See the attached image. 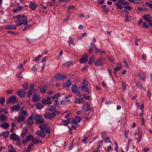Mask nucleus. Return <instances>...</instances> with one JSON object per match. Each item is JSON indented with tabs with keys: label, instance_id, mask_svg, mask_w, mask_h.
Segmentation results:
<instances>
[{
	"label": "nucleus",
	"instance_id": "4",
	"mask_svg": "<svg viewBox=\"0 0 152 152\" xmlns=\"http://www.w3.org/2000/svg\"><path fill=\"white\" fill-rule=\"evenodd\" d=\"M140 130L139 128L137 129L135 132H134V136H136L137 134L138 135V139L137 138H136L135 139L137 140V142H139L141 140L142 138V134L141 133H140Z\"/></svg>",
	"mask_w": 152,
	"mask_h": 152
},
{
	"label": "nucleus",
	"instance_id": "26",
	"mask_svg": "<svg viewBox=\"0 0 152 152\" xmlns=\"http://www.w3.org/2000/svg\"><path fill=\"white\" fill-rule=\"evenodd\" d=\"M143 18L146 21L150 22L151 20V18L149 15H145L143 16Z\"/></svg>",
	"mask_w": 152,
	"mask_h": 152
},
{
	"label": "nucleus",
	"instance_id": "39",
	"mask_svg": "<svg viewBox=\"0 0 152 152\" xmlns=\"http://www.w3.org/2000/svg\"><path fill=\"white\" fill-rule=\"evenodd\" d=\"M9 132L8 131H6L5 132H4L2 133V135L5 138L7 137L8 136L9 134Z\"/></svg>",
	"mask_w": 152,
	"mask_h": 152
},
{
	"label": "nucleus",
	"instance_id": "9",
	"mask_svg": "<svg viewBox=\"0 0 152 152\" xmlns=\"http://www.w3.org/2000/svg\"><path fill=\"white\" fill-rule=\"evenodd\" d=\"M88 60V55L86 53H85L84 55L81 58L79 62L81 63H84L86 62Z\"/></svg>",
	"mask_w": 152,
	"mask_h": 152
},
{
	"label": "nucleus",
	"instance_id": "25",
	"mask_svg": "<svg viewBox=\"0 0 152 152\" xmlns=\"http://www.w3.org/2000/svg\"><path fill=\"white\" fill-rule=\"evenodd\" d=\"M28 124L29 126H31L33 124V118L32 116H31L28 118L27 120Z\"/></svg>",
	"mask_w": 152,
	"mask_h": 152
},
{
	"label": "nucleus",
	"instance_id": "7",
	"mask_svg": "<svg viewBox=\"0 0 152 152\" xmlns=\"http://www.w3.org/2000/svg\"><path fill=\"white\" fill-rule=\"evenodd\" d=\"M55 77L56 79L58 80H61L67 78V77L66 75L59 74H56L55 75Z\"/></svg>",
	"mask_w": 152,
	"mask_h": 152
},
{
	"label": "nucleus",
	"instance_id": "33",
	"mask_svg": "<svg viewBox=\"0 0 152 152\" xmlns=\"http://www.w3.org/2000/svg\"><path fill=\"white\" fill-rule=\"evenodd\" d=\"M69 41H68V42L69 44V46L70 45V44H71L73 46H75V43L73 42V40L72 39V37L71 36L69 37Z\"/></svg>",
	"mask_w": 152,
	"mask_h": 152
},
{
	"label": "nucleus",
	"instance_id": "61",
	"mask_svg": "<svg viewBox=\"0 0 152 152\" xmlns=\"http://www.w3.org/2000/svg\"><path fill=\"white\" fill-rule=\"evenodd\" d=\"M143 26L144 28H148L149 27L147 24L145 22H143Z\"/></svg>",
	"mask_w": 152,
	"mask_h": 152
},
{
	"label": "nucleus",
	"instance_id": "41",
	"mask_svg": "<svg viewBox=\"0 0 152 152\" xmlns=\"http://www.w3.org/2000/svg\"><path fill=\"white\" fill-rule=\"evenodd\" d=\"M122 85L123 91H125L126 88L127 84L123 82L122 83Z\"/></svg>",
	"mask_w": 152,
	"mask_h": 152
},
{
	"label": "nucleus",
	"instance_id": "56",
	"mask_svg": "<svg viewBox=\"0 0 152 152\" xmlns=\"http://www.w3.org/2000/svg\"><path fill=\"white\" fill-rule=\"evenodd\" d=\"M5 102V98L4 97L0 98V103L1 104L4 103Z\"/></svg>",
	"mask_w": 152,
	"mask_h": 152
},
{
	"label": "nucleus",
	"instance_id": "62",
	"mask_svg": "<svg viewBox=\"0 0 152 152\" xmlns=\"http://www.w3.org/2000/svg\"><path fill=\"white\" fill-rule=\"evenodd\" d=\"M23 87L25 89V90L28 88V84H26L25 85H23Z\"/></svg>",
	"mask_w": 152,
	"mask_h": 152
},
{
	"label": "nucleus",
	"instance_id": "43",
	"mask_svg": "<svg viewBox=\"0 0 152 152\" xmlns=\"http://www.w3.org/2000/svg\"><path fill=\"white\" fill-rule=\"evenodd\" d=\"M56 107L53 105L49 106L48 107V110L50 111H52L55 110Z\"/></svg>",
	"mask_w": 152,
	"mask_h": 152
},
{
	"label": "nucleus",
	"instance_id": "2",
	"mask_svg": "<svg viewBox=\"0 0 152 152\" xmlns=\"http://www.w3.org/2000/svg\"><path fill=\"white\" fill-rule=\"evenodd\" d=\"M34 118L37 123L41 124L44 122V120L43 118L38 114H36L34 115Z\"/></svg>",
	"mask_w": 152,
	"mask_h": 152
},
{
	"label": "nucleus",
	"instance_id": "29",
	"mask_svg": "<svg viewBox=\"0 0 152 152\" xmlns=\"http://www.w3.org/2000/svg\"><path fill=\"white\" fill-rule=\"evenodd\" d=\"M83 110L86 111H88L90 109V105L87 103L85 104L83 107Z\"/></svg>",
	"mask_w": 152,
	"mask_h": 152
},
{
	"label": "nucleus",
	"instance_id": "57",
	"mask_svg": "<svg viewBox=\"0 0 152 152\" xmlns=\"http://www.w3.org/2000/svg\"><path fill=\"white\" fill-rule=\"evenodd\" d=\"M147 95L148 97L150 99L151 98V97L152 95L151 93L149 90H148L147 93Z\"/></svg>",
	"mask_w": 152,
	"mask_h": 152
},
{
	"label": "nucleus",
	"instance_id": "50",
	"mask_svg": "<svg viewBox=\"0 0 152 152\" xmlns=\"http://www.w3.org/2000/svg\"><path fill=\"white\" fill-rule=\"evenodd\" d=\"M71 15V13H69L67 17H66V18L64 19V22H66L68 20H69V18L70 16Z\"/></svg>",
	"mask_w": 152,
	"mask_h": 152
},
{
	"label": "nucleus",
	"instance_id": "34",
	"mask_svg": "<svg viewBox=\"0 0 152 152\" xmlns=\"http://www.w3.org/2000/svg\"><path fill=\"white\" fill-rule=\"evenodd\" d=\"M101 8L103 11L105 13H107L109 11V9L106 7V6L105 5H103Z\"/></svg>",
	"mask_w": 152,
	"mask_h": 152
},
{
	"label": "nucleus",
	"instance_id": "11",
	"mask_svg": "<svg viewBox=\"0 0 152 152\" xmlns=\"http://www.w3.org/2000/svg\"><path fill=\"white\" fill-rule=\"evenodd\" d=\"M34 84H31L30 86L29 90L28 92V94L27 95V97H29L31 96L32 94L34 88Z\"/></svg>",
	"mask_w": 152,
	"mask_h": 152
},
{
	"label": "nucleus",
	"instance_id": "21",
	"mask_svg": "<svg viewBox=\"0 0 152 152\" xmlns=\"http://www.w3.org/2000/svg\"><path fill=\"white\" fill-rule=\"evenodd\" d=\"M71 90L74 93H75L77 92V87L75 84H73Z\"/></svg>",
	"mask_w": 152,
	"mask_h": 152
},
{
	"label": "nucleus",
	"instance_id": "28",
	"mask_svg": "<svg viewBox=\"0 0 152 152\" xmlns=\"http://www.w3.org/2000/svg\"><path fill=\"white\" fill-rule=\"evenodd\" d=\"M71 82L70 80H67L65 83H64L63 85V86L65 87H68L69 86L71 85Z\"/></svg>",
	"mask_w": 152,
	"mask_h": 152
},
{
	"label": "nucleus",
	"instance_id": "42",
	"mask_svg": "<svg viewBox=\"0 0 152 152\" xmlns=\"http://www.w3.org/2000/svg\"><path fill=\"white\" fill-rule=\"evenodd\" d=\"M136 85L137 87L139 88H141L142 87V85L140 83L139 81H137L136 82Z\"/></svg>",
	"mask_w": 152,
	"mask_h": 152
},
{
	"label": "nucleus",
	"instance_id": "47",
	"mask_svg": "<svg viewBox=\"0 0 152 152\" xmlns=\"http://www.w3.org/2000/svg\"><path fill=\"white\" fill-rule=\"evenodd\" d=\"M103 142V141L102 140H101L100 141V142L98 143L97 144V148H100L102 146V145Z\"/></svg>",
	"mask_w": 152,
	"mask_h": 152
},
{
	"label": "nucleus",
	"instance_id": "17",
	"mask_svg": "<svg viewBox=\"0 0 152 152\" xmlns=\"http://www.w3.org/2000/svg\"><path fill=\"white\" fill-rule=\"evenodd\" d=\"M6 29L15 30L16 28V26L13 24H10L7 26L5 27Z\"/></svg>",
	"mask_w": 152,
	"mask_h": 152
},
{
	"label": "nucleus",
	"instance_id": "55",
	"mask_svg": "<svg viewBox=\"0 0 152 152\" xmlns=\"http://www.w3.org/2000/svg\"><path fill=\"white\" fill-rule=\"evenodd\" d=\"M40 90L42 93H44L46 91V89L45 87H43L40 88Z\"/></svg>",
	"mask_w": 152,
	"mask_h": 152
},
{
	"label": "nucleus",
	"instance_id": "14",
	"mask_svg": "<svg viewBox=\"0 0 152 152\" xmlns=\"http://www.w3.org/2000/svg\"><path fill=\"white\" fill-rule=\"evenodd\" d=\"M27 107L25 106H23L21 109V114L26 116H28L26 111Z\"/></svg>",
	"mask_w": 152,
	"mask_h": 152
},
{
	"label": "nucleus",
	"instance_id": "49",
	"mask_svg": "<svg viewBox=\"0 0 152 152\" xmlns=\"http://www.w3.org/2000/svg\"><path fill=\"white\" fill-rule=\"evenodd\" d=\"M43 131L44 132H45L47 133H50V132L51 130L50 128L48 129L46 127Z\"/></svg>",
	"mask_w": 152,
	"mask_h": 152
},
{
	"label": "nucleus",
	"instance_id": "5",
	"mask_svg": "<svg viewBox=\"0 0 152 152\" xmlns=\"http://www.w3.org/2000/svg\"><path fill=\"white\" fill-rule=\"evenodd\" d=\"M10 138L12 140L16 141H20V137L15 133H12L11 134Z\"/></svg>",
	"mask_w": 152,
	"mask_h": 152
},
{
	"label": "nucleus",
	"instance_id": "27",
	"mask_svg": "<svg viewBox=\"0 0 152 152\" xmlns=\"http://www.w3.org/2000/svg\"><path fill=\"white\" fill-rule=\"evenodd\" d=\"M1 126L3 129H7L9 127V125L7 122H4Z\"/></svg>",
	"mask_w": 152,
	"mask_h": 152
},
{
	"label": "nucleus",
	"instance_id": "60",
	"mask_svg": "<svg viewBox=\"0 0 152 152\" xmlns=\"http://www.w3.org/2000/svg\"><path fill=\"white\" fill-rule=\"evenodd\" d=\"M121 68V65H120L119 66H117L114 69V70L117 71L120 70Z\"/></svg>",
	"mask_w": 152,
	"mask_h": 152
},
{
	"label": "nucleus",
	"instance_id": "51",
	"mask_svg": "<svg viewBox=\"0 0 152 152\" xmlns=\"http://www.w3.org/2000/svg\"><path fill=\"white\" fill-rule=\"evenodd\" d=\"M115 5L119 9H122L123 7L121 4H119V3H115Z\"/></svg>",
	"mask_w": 152,
	"mask_h": 152
},
{
	"label": "nucleus",
	"instance_id": "3",
	"mask_svg": "<svg viewBox=\"0 0 152 152\" xmlns=\"http://www.w3.org/2000/svg\"><path fill=\"white\" fill-rule=\"evenodd\" d=\"M56 116V114L54 113H47L44 115V117L45 119H49L52 120Z\"/></svg>",
	"mask_w": 152,
	"mask_h": 152
},
{
	"label": "nucleus",
	"instance_id": "38",
	"mask_svg": "<svg viewBox=\"0 0 152 152\" xmlns=\"http://www.w3.org/2000/svg\"><path fill=\"white\" fill-rule=\"evenodd\" d=\"M83 100V99L81 98H76L75 102L77 104H80L82 102Z\"/></svg>",
	"mask_w": 152,
	"mask_h": 152
},
{
	"label": "nucleus",
	"instance_id": "59",
	"mask_svg": "<svg viewBox=\"0 0 152 152\" xmlns=\"http://www.w3.org/2000/svg\"><path fill=\"white\" fill-rule=\"evenodd\" d=\"M102 138L104 139L106 138V133L105 132H102Z\"/></svg>",
	"mask_w": 152,
	"mask_h": 152
},
{
	"label": "nucleus",
	"instance_id": "23",
	"mask_svg": "<svg viewBox=\"0 0 152 152\" xmlns=\"http://www.w3.org/2000/svg\"><path fill=\"white\" fill-rule=\"evenodd\" d=\"M39 95L35 94L34 95L33 97V102H38L39 101Z\"/></svg>",
	"mask_w": 152,
	"mask_h": 152
},
{
	"label": "nucleus",
	"instance_id": "22",
	"mask_svg": "<svg viewBox=\"0 0 152 152\" xmlns=\"http://www.w3.org/2000/svg\"><path fill=\"white\" fill-rule=\"evenodd\" d=\"M25 119V118L23 115H20L18 118L17 121L18 123L23 122Z\"/></svg>",
	"mask_w": 152,
	"mask_h": 152
},
{
	"label": "nucleus",
	"instance_id": "16",
	"mask_svg": "<svg viewBox=\"0 0 152 152\" xmlns=\"http://www.w3.org/2000/svg\"><path fill=\"white\" fill-rule=\"evenodd\" d=\"M69 96H66L65 97V99H66V100H64L63 101H60L59 103L60 104H64V105H66L68 104L69 103V100L67 99L68 98Z\"/></svg>",
	"mask_w": 152,
	"mask_h": 152
},
{
	"label": "nucleus",
	"instance_id": "52",
	"mask_svg": "<svg viewBox=\"0 0 152 152\" xmlns=\"http://www.w3.org/2000/svg\"><path fill=\"white\" fill-rule=\"evenodd\" d=\"M104 140L105 142L106 143H108L109 142H110V143H112L111 142L110 140V138L108 137H106Z\"/></svg>",
	"mask_w": 152,
	"mask_h": 152
},
{
	"label": "nucleus",
	"instance_id": "8",
	"mask_svg": "<svg viewBox=\"0 0 152 152\" xmlns=\"http://www.w3.org/2000/svg\"><path fill=\"white\" fill-rule=\"evenodd\" d=\"M16 94H18L21 97H24L25 96L26 94L25 90H20L18 89L17 91L15 92Z\"/></svg>",
	"mask_w": 152,
	"mask_h": 152
},
{
	"label": "nucleus",
	"instance_id": "15",
	"mask_svg": "<svg viewBox=\"0 0 152 152\" xmlns=\"http://www.w3.org/2000/svg\"><path fill=\"white\" fill-rule=\"evenodd\" d=\"M81 120L80 117L77 116L75 117V119L72 120V122L73 124H75L77 126V124Z\"/></svg>",
	"mask_w": 152,
	"mask_h": 152
},
{
	"label": "nucleus",
	"instance_id": "44",
	"mask_svg": "<svg viewBox=\"0 0 152 152\" xmlns=\"http://www.w3.org/2000/svg\"><path fill=\"white\" fill-rule=\"evenodd\" d=\"M60 93H57L56 94L54 95L52 97V99H55V98H58L60 96Z\"/></svg>",
	"mask_w": 152,
	"mask_h": 152
},
{
	"label": "nucleus",
	"instance_id": "19",
	"mask_svg": "<svg viewBox=\"0 0 152 152\" xmlns=\"http://www.w3.org/2000/svg\"><path fill=\"white\" fill-rule=\"evenodd\" d=\"M36 134L42 137H44L45 136V134L44 132L43 131H37L36 132Z\"/></svg>",
	"mask_w": 152,
	"mask_h": 152
},
{
	"label": "nucleus",
	"instance_id": "31",
	"mask_svg": "<svg viewBox=\"0 0 152 152\" xmlns=\"http://www.w3.org/2000/svg\"><path fill=\"white\" fill-rule=\"evenodd\" d=\"M34 142V144H35V143H38L39 142H42V141L41 140H40L37 137L34 138V137L33 140L32 141Z\"/></svg>",
	"mask_w": 152,
	"mask_h": 152
},
{
	"label": "nucleus",
	"instance_id": "32",
	"mask_svg": "<svg viewBox=\"0 0 152 152\" xmlns=\"http://www.w3.org/2000/svg\"><path fill=\"white\" fill-rule=\"evenodd\" d=\"M72 61H66L62 64V66H69L72 63Z\"/></svg>",
	"mask_w": 152,
	"mask_h": 152
},
{
	"label": "nucleus",
	"instance_id": "48",
	"mask_svg": "<svg viewBox=\"0 0 152 152\" xmlns=\"http://www.w3.org/2000/svg\"><path fill=\"white\" fill-rule=\"evenodd\" d=\"M95 60V58L93 57H92L88 61V64H92V63Z\"/></svg>",
	"mask_w": 152,
	"mask_h": 152
},
{
	"label": "nucleus",
	"instance_id": "18",
	"mask_svg": "<svg viewBox=\"0 0 152 152\" xmlns=\"http://www.w3.org/2000/svg\"><path fill=\"white\" fill-rule=\"evenodd\" d=\"M88 85H83L81 86V90L84 92H88L89 93L90 92L89 91V89L88 87Z\"/></svg>",
	"mask_w": 152,
	"mask_h": 152
},
{
	"label": "nucleus",
	"instance_id": "63",
	"mask_svg": "<svg viewBox=\"0 0 152 152\" xmlns=\"http://www.w3.org/2000/svg\"><path fill=\"white\" fill-rule=\"evenodd\" d=\"M33 145V144H30L29 145L27 148V150H28V151H30L32 148Z\"/></svg>",
	"mask_w": 152,
	"mask_h": 152
},
{
	"label": "nucleus",
	"instance_id": "24",
	"mask_svg": "<svg viewBox=\"0 0 152 152\" xmlns=\"http://www.w3.org/2000/svg\"><path fill=\"white\" fill-rule=\"evenodd\" d=\"M28 132V129L27 127H24L22 133L21 135V137H23L26 135Z\"/></svg>",
	"mask_w": 152,
	"mask_h": 152
},
{
	"label": "nucleus",
	"instance_id": "53",
	"mask_svg": "<svg viewBox=\"0 0 152 152\" xmlns=\"http://www.w3.org/2000/svg\"><path fill=\"white\" fill-rule=\"evenodd\" d=\"M42 56L41 55H39L38 56H37L35 59L34 61L37 62L39 60H40V58Z\"/></svg>",
	"mask_w": 152,
	"mask_h": 152
},
{
	"label": "nucleus",
	"instance_id": "20",
	"mask_svg": "<svg viewBox=\"0 0 152 152\" xmlns=\"http://www.w3.org/2000/svg\"><path fill=\"white\" fill-rule=\"evenodd\" d=\"M20 107L19 104H16L13 106L11 108L12 110L18 111L20 110Z\"/></svg>",
	"mask_w": 152,
	"mask_h": 152
},
{
	"label": "nucleus",
	"instance_id": "13",
	"mask_svg": "<svg viewBox=\"0 0 152 152\" xmlns=\"http://www.w3.org/2000/svg\"><path fill=\"white\" fill-rule=\"evenodd\" d=\"M37 7V4L34 1L30 2L29 7L32 10H34Z\"/></svg>",
	"mask_w": 152,
	"mask_h": 152
},
{
	"label": "nucleus",
	"instance_id": "10",
	"mask_svg": "<svg viewBox=\"0 0 152 152\" xmlns=\"http://www.w3.org/2000/svg\"><path fill=\"white\" fill-rule=\"evenodd\" d=\"M17 98L15 96H11L8 99L6 103L7 104L15 102Z\"/></svg>",
	"mask_w": 152,
	"mask_h": 152
},
{
	"label": "nucleus",
	"instance_id": "37",
	"mask_svg": "<svg viewBox=\"0 0 152 152\" xmlns=\"http://www.w3.org/2000/svg\"><path fill=\"white\" fill-rule=\"evenodd\" d=\"M22 72L21 71L18 72L17 74L16 75V76L20 80L21 79L23 78V76L21 75Z\"/></svg>",
	"mask_w": 152,
	"mask_h": 152
},
{
	"label": "nucleus",
	"instance_id": "35",
	"mask_svg": "<svg viewBox=\"0 0 152 152\" xmlns=\"http://www.w3.org/2000/svg\"><path fill=\"white\" fill-rule=\"evenodd\" d=\"M0 119L2 122H4L6 121L7 117L4 114H1V115Z\"/></svg>",
	"mask_w": 152,
	"mask_h": 152
},
{
	"label": "nucleus",
	"instance_id": "58",
	"mask_svg": "<svg viewBox=\"0 0 152 152\" xmlns=\"http://www.w3.org/2000/svg\"><path fill=\"white\" fill-rule=\"evenodd\" d=\"M40 129L43 130V131L45 129L46 127V126L44 124H42L39 126Z\"/></svg>",
	"mask_w": 152,
	"mask_h": 152
},
{
	"label": "nucleus",
	"instance_id": "1",
	"mask_svg": "<svg viewBox=\"0 0 152 152\" xmlns=\"http://www.w3.org/2000/svg\"><path fill=\"white\" fill-rule=\"evenodd\" d=\"M16 18L17 20L15 21V23L17 26H21L22 25H27L26 16L20 15H17Z\"/></svg>",
	"mask_w": 152,
	"mask_h": 152
},
{
	"label": "nucleus",
	"instance_id": "40",
	"mask_svg": "<svg viewBox=\"0 0 152 152\" xmlns=\"http://www.w3.org/2000/svg\"><path fill=\"white\" fill-rule=\"evenodd\" d=\"M33 138L34 136L31 135H28L26 137V139L28 141L31 140H33Z\"/></svg>",
	"mask_w": 152,
	"mask_h": 152
},
{
	"label": "nucleus",
	"instance_id": "64",
	"mask_svg": "<svg viewBox=\"0 0 152 152\" xmlns=\"http://www.w3.org/2000/svg\"><path fill=\"white\" fill-rule=\"evenodd\" d=\"M88 137H86L85 138L82 139V141L84 143H86L87 142V140L88 139Z\"/></svg>",
	"mask_w": 152,
	"mask_h": 152
},
{
	"label": "nucleus",
	"instance_id": "46",
	"mask_svg": "<svg viewBox=\"0 0 152 152\" xmlns=\"http://www.w3.org/2000/svg\"><path fill=\"white\" fill-rule=\"evenodd\" d=\"M75 7L73 5H71L68 7V8L67 10V12L69 13L70 10H71L74 9H75Z\"/></svg>",
	"mask_w": 152,
	"mask_h": 152
},
{
	"label": "nucleus",
	"instance_id": "45",
	"mask_svg": "<svg viewBox=\"0 0 152 152\" xmlns=\"http://www.w3.org/2000/svg\"><path fill=\"white\" fill-rule=\"evenodd\" d=\"M43 105L39 103H38L36 104V107L38 109H41L43 107Z\"/></svg>",
	"mask_w": 152,
	"mask_h": 152
},
{
	"label": "nucleus",
	"instance_id": "6",
	"mask_svg": "<svg viewBox=\"0 0 152 152\" xmlns=\"http://www.w3.org/2000/svg\"><path fill=\"white\" fill-rule=\"evenodd\" d=\"M103 60L104 59L102 57H101L95 62V65L96 66L103 65L105 64L104 62L103 61Z\"/></svg>",
	"mask_w": 152,
	"mask_h": 152
},
{
	"label": "nucleus",
	"instance_id": "36",
	"mask_svg": "<svg viewBox=\"0 0 152 152\" xmlns=\"http://www.w3.org/2000/svg\"><path fill=\"white\" fill-rule=\"evenodd\" d=\"M125 20H124L125 22L127 23L131 21L132 18L131 16L127 15H126Z\"/></svg>",
	"mask_w": 152,
	"mask_h": 152
},
{
	"label": "nucleus",
	"instance_id": "30",
	"mask_svg": "<svg viewBox=\"0 0 152 152\" xmlns=\"http://www.w3.org/2000/svg\"><path fill=\"white\" fill-rule=\"evenodd\" d=\"M95 52L97 53H105L106 52L103 49H99L97 48H95Z\"/></svg>",
	"mask_w": 152,
	"mask_h": 152
},
{
	"label": "nucleus",
	"instance_id": "54",
	"mask_svg": "<svg viewBox=\"0 0 152 152\" xmlns=\"http://www.w3.org/2000/svg\"><path fill=\"white\" fill-rule=\"evenodd\" d=\"M114 145L115 146V150L117 152H118V145L116 141H115L114 142Z\"/></svg>",
	"mask_w": 152,
	"mask_h": 152
},
{
	"label": "nucleus",
	"instance_id": "12",
	"mask_svg": "<svg viewBox=\"0 0 152 152\" xmlns=\"http://www.w3.org/2000/svg\"><path fill=\"white\" fill-rule=\"evenodd\" d=\"M50 97H48L46 99H45L42 100V103L44 104H49L52 103L50 100Z\"/></svg>",
	"mask_w": 152,
	"mask_h": 152
}]
</instances>
